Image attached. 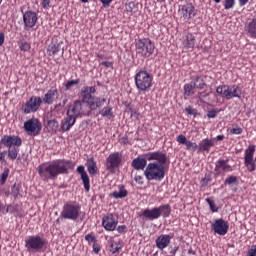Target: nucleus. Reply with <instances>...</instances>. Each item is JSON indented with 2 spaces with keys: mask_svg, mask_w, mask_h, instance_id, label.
Here are the masks:
<instances>
[{
  "mask_svg": "<svg viewBox=\"0 0 256 256\" xmlns=\"http://www.w3.org/2000/svg\"><path fill=\"white\" fill-rule=\"evenodd\" d=\"M144 157L149 162L144 169V176L147 181H163L165 179V173H167V165H169V156L162 151L148 152L144 154Z\"/></svg>",
  "mask_w": 256,
  "mask_h": 256,
  "instance_id": "nucleus-1",
  "label": "nucleus"
},
{
  "mask_svg": "<svg viewBox=\"0 0 256 256\" xmlns=\"http://www.w3.org/2000/svg\"><path fill=\"white\" fill-rule=\"evenodd\" d=\"M97 93V88L95 86H84L80 91L81 100L74 101L75 103H80L82 107H86L87 113L84 117H89L91 111H96V109H101L105 103H107V98L95 96Z\"/></svg>",
  "mask_w": 256,
  "mask_h": 256,
  "instance_id": "nucleus-2",
  "label": "nucleus"
},
{
  "mask_svg": "<svg viewBox=\"0 0 256 256\" xmlns=\"http://www.w3.org/2000/svg\"><path fill=\"white\" fill-rule=\"evenodd\" d=\"M71 160H54L48 164H40L37 168L38 174L43 181H55L59 175H67Z\"/></svg>",
  "mask_w": 256,
  "mask_h": 256,
  "instance_id": "nucleus-3",
  "label": "nucleus"
},
{
  "mask_svg": "<svg viewBox=\"0 0 256 256\" xmlns=\"http://www.w3.org/2000/svg\"><path fill=\"white\" fill-rule=\"evenodd\" d=\"M87 113V106H83L79 102H74L67 110V117L61 122L60 131L67 133L77 122V117H83Z\"/></svg>",
  "mask_w": 256,
  "mask_h": 256,
  "instance_id": "nucleus-4",
  "label": "nucleus"
},
{
  "mask_svg": "<svg viewBox=\"0 0 256 256\" xmlns=\"http://www.w3.org/2000/svg\"><path fill=\"white\" fill-rule=\"evenodd\" d=\"M0 143H2L4 147H7V155L10 161H15V159L19 158V147L23 145V139H21V137L17 135H4Z\"/></svg>",
  "mask_w": 256,
  "mask_h": 256,
  "instance_id": "nucleus-5",
  "label": "nucleus"
},
{
  "mask_svg": "<svg viewBox=\"0 0 256 256\" xmlns=\"http://www.w3.org/2000/svg\"><path fill=\"white\" fill-rule=\"evenodd\" d=\"M136 89L140 93H147L153 87V74L147 70H137L134 76Z\"/></svg>",
  "mask_w": 256,
  "mask_h": 256,
  "instance_id": "nucleus-6",
  "label": "nucleus"
},
{
  "mask_svg": "<svg viewBox=\"0 0 256 256\" xmlns=\"http://www.w3.org/2000/svg\"><path fill=\"white\" fill-rule=\"evenodd\" d=\"M140 217H145L148 221H155L160 217L167 219V217L171 216V205L169 204H162L159 207H154L152 209H144L140 212Z\"/></svg>",
  "mask_w": 256,
  "mask_h": 256,
  "instance_id": "nucleus-7",
  "label": "nucleus"
},
{
  "mask_svg": "<svg viewBox=\"0 0 256 256\" xmlns=\"http://www.w3.org/2000/svg\"><path fill=\"white\" fill-rule=\"evenodd\" d=\"M81 215V204L77 201L66 202L60 213L62 219H68L69 221H77Z\"/></svg>",
  "mask_w": 256,
  "mask_h": 256,
  "instance_id": "nucleus-8",
  "label": "nucleus"
},
{
  "mask_svg": "<svg viewBox=\"0 0 256 256\" xmlns=\"http://www.w3.org/2000/svg\"><path fill=\"white\" fill-rule=\"evenodd\" d=\"M47 247V240L39 235H31L25 239V248L29 253H41Z\"/></svg>",
  "mask_w": 256,
  "mask_h": 256,
  "instance_id": "nucleus-9",
  "label": "nucleus"
},
{
  "mask_svg": "<svg viewBox=\"0 0 256 256\" xmlns=\"http://www.w3.org/2000/svg\"><path fill=\"white\" fill-rule=\"evenodd\" d=\"M137 55L140 57H151L155 52V44L149 38H138L135 42Z\"/></svg>",
  "mask_w": 256,
  "mask_h": 256,
  "instance_id": "nucleus-10",
  "label": "nucleus"
},
{
  "mask_svg": "<svg viewBox=\"0 0 256 256\" xmlns=\"http://www.w3.org/2000/svg\"><path fill=\"white\" fill-rule=\"evenodd\" d=\"M41 103H43L41 97L32 96L25 104L22 105V112L25 115H29V113H37V111H39V107H41Z\"/></svg>",
  "mask_w": 256,
  "mask_h": 256,
  "instance_id": "nucleus-11",
  "label": "nucleus"
},
{
  "mask_svg": "<svg viewBox=\"0 0 256 256\" xmlns=\"http://www.w3.org/2000/svg\"><path fill=\"white\" fill-rule=\"evenodd\" d=\"M123 163V154L121 152H113L106 159V169L113 173L115 169H119Z\"/></svg>",
  "mask_w": 256,
  "mask_h": 256,
  "instance_id": "nucleus-12",
  "label": "nucleus"
},
{
  "mask_svg": "<svg viewBox=\"0 0 256 256\" xmlns=\"http://www.w3.org/2000/svg\"><path fill=\"white\" fill-rule=\"evenodd\" d=\"M215 177H223L226 173L235 171V167L229 165V159H219L215 163Z\"/></svg>",
  "mask_w": 256,
  "mask_h": 256,
  "instance_id": "nucleus-13",
  "label": "nucleus"
},
{
  "mask_svg": "<svg viewBox=\"0 0 256 256\" xmlns=\"http://www.w3.org/2000/svg\"><path fill=\"white\" fill-rule=\"evenodd\" d=\"M46 53L48 57H55L59 53H65V48L63 47V41L59 40L57 37H53L51 42L46 48Z\"/></svg>",
  "mask_w": 256,
  "mask_h": 256,
  "instance_id": "nucleus-14",
  "label": "nucleus"
},
{
  "mask_svg": "<svg viewBox=\"0 0 256 256\" xmlns=\"http://www.w3.org/2000/svg\"><path fill=\"white\" fill-rule=\"evenodd\" d=\"M39 16L36 12L28 10L23 14L24 31H31L37 27Z\"/></svg>",
  "mask_w": 256,
  "mask_h": 256,
  "instance_id": "nucleus-15",
  "label": "nucleus"
},
{
  "mask_svg": "<svg viewBox=\"0 0 256 256\" xmlns=\"http://www.w3.org/2000/svg\"><path fill=\"white\" fill-rule=\"evenodd\" d=\"M42 124L37 118H32L24 123V130L28 135L36 137L41 133Z\"/></svg>",
  "mask_w": 256,
  "mask_h": 256,
  "instance_id": "nucleus-16",
  "label": "nucleus"
},
{
  "mask_svg": "<svg viewBox=\"0 0 256 256\" xmlns=\"http://www.w3.org/2000/svg\"><path fill=\"white\" fill-rule=\"evenodd\" d=\"M119 225V218L115 216L113 213L106 214L102 218V227H104L105 231H116L117 226Z\"/></svg>",
  "mask_w": 256,
  "mask_h": 256,
  "instance_id": "nucleus-17",
  "label": "nucleus"
},
{
  "mask_svg": "<svg viewBox=\"0 0 256 256\" xmlns=\"http://www.w3.org/2000/svg\"><path fill=\"white\" fill-rule=\"evenodd\" d=\"M211 230L216 233V235L225 236L226 233H229V222L223 218H218L211 223Z\"/></svg>",
  "mask_w": 256,
  "mask_h": 256,
  "instance_id": "nucleus-18",
  "label": "nucleus"
},
{
  "mask_svg": "<svg viewBox=\"0 0 256 256\" xmlns=\"http://www.w3.org/2000/svg\"><path fill=\"white\" fill-rule=\"evenodd\" d=\"M178 13L183 21H189L197 15V10L195 9V6H193V3H186L180 6Z\"/></svg>",
  "mask_w": 256,
  "mask_h": 256,
  "instance_id": "nucleus-19",
  "label": "nucleus"
},
{
  "mask_svg": "<svg viewBox=\"0 0 256 256\" xmlns=\"http://www.w3.org/2000/svg\"><path fill=\"white\" fill-rule=\"evenodd\" d=\"M59 99V90L57 88H50L42 98V103L45 105H53L54 101Z\"/></svg>",
  "mask_w": 256,
  "mask_h": 256,
  "instance_id": "nucleus-20",
  "label": "nucleus"
},
{
  "mask_svg": "<svg viewBox=\"0 0 256 256\" xmlns=\"http://www.w3.org/2000/svg\"><path fill=\"white\" fill-rule=\"evenodd\" d=\"M171 235L169 234H161L156 238V247L157 249H160V251H163V249H167L168 245H171Z\"/></svg>",
  "mask_w": 256,
  "mask_h": 256,
  "instance_id": "nucleus-21",
  "label": "nucleus"
},
{
  "mask_svg": "<svg viewBox=\"0 0 256 256\" xmlns=\"http://www.w3.org/2000/svg\"><path fill=\"white\" fill-rule=\"evenodd\" d=\"M176 141L177 143H179V145H185L187 151L194 152V151H197V149H199V145H197L195 142H191L187 140V137L183 134L178 135L176 137Z\"/></svg>",
  "mask_w": 256,
  "mask_h": 256,
  "instance_id": "nucleus-22",
  "label": "nucleus"
},
{
  "mask_svg": "<svg viewBox=\"0 0 256 256\" xmlns=\"http://www.w3.org/2000/svg\"><path fill=\"white\" fill-rule=\"evenodd\" d=\"M77 173H79V175L81 176L85 191L89 192L91 189V179L89 178V174H87V171H85V166H78Z\"/></svg>",
  "mask_w": 256,
  "mask_h": 256,
  "instance_id": "nucleus-23",
  "label": "nucleus"
},
{
  "mask_svg": "<svg viewBox=\"0 0 256 256\" xmlns=\"http://www.w3.org/2000/svg\"><path fill=\"white\" fill-rule=\"evenodd\" d=\"M147 161H149L147 157L143 158L141 156H138L132 161L131 165L136 171H145L148 165Z\"/></svg>",
  "mask_w": 256,
  "mask_h": 256,
  "instance_id": "nucleus-24",
  "label": "nucleus"
},
{
  "mask_svg": "<svg viewBox=\"0 0 256 256\" xmlns=\"http://www.w3.org/2000/svg\"><path fill=\"white\" fill-rule=\"evenodd\" d=\"M211 147H215V142L213 139L208 138L203 139L198 145L200 153H209V151H211Z\"/></svg>",
  "mask_w": 256,
  "mask_h": 256,
  "instance_id": "nucleus-25",
  "label": "nucleus"
},
{
  "mask_svg": "<svg viewBox=\"0 0 256 256\" xmlns=\"http://www.w3.org/2000/svg\"><path fill=\"white\" fill-rule=\"evenodd\" d=\"M86 167L89 175L92 177L99 173V168H97V161H95L94 157H90L86 160Z\"/></svg>",
  "mask_w": 256,
  "mask_h": 256,
  "instance_id": "nucleus-26",
  "label": "nucleus"
},
{
  "mask_svg": "<svg viewBox=\"0 0 256 256\" xmlns=\"http://www.w3.org/2000/svg\"><path fill=\"white\" fill-rule=\"evenodd\" d=\"M228 93L230 96H226L227 101L235 98L241 99V89L237 85L228 86Z\"/></svg>",
  "mask_w": 256,
  "mask_h": 256,
  "instance_id": "nucleus-27",
  "label": "nucleus"
},
{
  "mask_svg": "<svg viewBox=\"0 0 256 256\" xmlns=\"http://www.w3.org/2000/svg\"><path fill=\"white\" fill-rule=\"evenodd\" d=\"M196 41L195 35H193V33H188L183 40V46L185 49H194Z\"/></svg>",
  "mask_w": 256,
  "mask_h": 256,
  "instance_id": "nucleus-28",
  "label": "nucleus"
},
{
  "mask_svg": "<svg viewBox=\"0 0 256 256\" xmlns=\"http://www.w3.org/2000/svg\"><path fill=\"white\" fill-rule=\"evenodd\" d=\"M246 31L252 39H256V18H253L250 22H248L246 25Z\"/></svg>",
  "mask_w": 256,
  "mask_h": 256,
  "instance_id": "nucleus-29",
  "label": "nucleus"
},
{
  "mask_svg": "<svg viewBox=\"0 0 256 256\" xmlns=\"http://www.w3.org/2000/svg\"><path fill=\"white\" fill-rule=\"evenodd\" d=\"M99 114L102 117H106L107 119H113L115 117V114H113V107L106 106L102 110L99 111Z\"/></svg>",
  "mask_w": 256,
  "mask_h": 256,
  "instance_id": "nucleus-30",
  "label": "nucleus"
},
{
  "mask_svg": "<svg viewBox=\"0 0 256 256\" xmlns=\"http://www.w3.org/2000/svg\"><path fill=\"white\" fill-rule=\"evenodd\" d=\"M216 93H217V95H222V97H225V99H227V97H230L229 85H219V86H217Z\"/></svg>",
  "mask_w": 256,
  "mask_h": 256,
  "instance_id": "nucleus-31",
  "label": "nucleus"
},
{
  "mask_svg": "<svg viewBox=\"0 0 256 256\" xmlns=\"http://www.w3.org/2000/svg\"><path fill=\"white\" fill-rule=\"evenodd\" d=\"M127 195H129V192L124 186L120 187L119 192L114 191L111 193V196L114 197V199H124V197H127Z\"/></svg>",
  "mask_w": 256,
  "mask_h": 256,
  "instance_id": "nucleus-32",
  "label": "nucleus"
},
{
  "mask_svg": "<svg viewBox=\"0 0 256 256\" xmlns=\"http://www.w3.org/2000/svg\"><path fill=\"white\" fill-rule=\"evenodd\" d=\"M184 95L186 97H192V95H195V83H187L184 85Z\"/></svg>",
  "mask_w": 256,
  "mask_h": 256,
  "instance_id": "nucleus-33",
  "label": "nucleus"
},
{
  "mask_svg": "<svg viewBox=\"0 0 256 256\" xmlns=\"http://www.w3.org/2000/svg\"><path fill=\"white\" fill-rule=\"evenodd\" d=\"M119 251H121V244L112 240L110 244V252L112 255H119Z\"/></svg>",
  "mask_w": 256,
  "mask_h": 256,
  "instance_id": "nucleus-34",
  "label": "nucleus"
},
{
  "mask_svg": "<svg viewBox=\"0 0 256 256\" xmlns=\"http://www.w3.org/2000/svg\"><path fill=\"white\" fill-rule=\"evenodd\" d=\"M47 126L51 129L53 133H57V131H59V122L55 119L48 120Z\"/></svg>",
  "mask_w": 256,
  "mask_h": 256,
  "instance_id": "nucleus-35",
  "label": "nucleus"
},
{
  "mask_svg": "<svg viewBox=\"0 0 256 256\" xmlns=\"http://www.w3.org/2000/svg\"><path fill=\"white\" fill-rule=\"evenodd\" d=\"M11 195L14 199H17L21 195V184L14 183L11 189Z\"/></svg>",
  "mask_w": 256,
  "mask_h": 256,
  "instance_id": "nucleus-36",
  "label": "nucleus"
},
{
  "mask_svg": "<svg viewBox=\"0 0 256 256\" xmlns=\"http://www.w3.org/2000/svg\"><path fill=\"white\" fill-rule=\"evenodd\" d=\"M139 7V3L135 1H131L128 4H126V11L128 13H135V10Z\"/></svg>",
  "mask_w": 256,
  "mask_h": 256,
  "instance_id": "nucleus-37",
  "label": "nucleus"
},
{
  "mask_svg": "<svg viewBox=\"0 0 256 256\" xmlns=\"http://www.w3.org/2000/svg\"><path fill=\"white\" fill-rule=\"evenodd\" d=\"M199 79H201V76H196L194 79L195 89H205V87H207V83H205L203 80H201L199 83Z\"/></svg>",
  "mask_w": 256,
  "mask_h": 256,
  "instance_id": "nucleus-38",
  "label": "nucleus"
},
{
  "mask_svg": "<svg viewBox=\"0 0 256 256\" xmlns=\"http://www.w3.org/2000/svg\"><path fill=\"white\" fill-rule=\"evenodd\" d=\"M237 183H239V178H237V176H229L224 181V185H233Z\"/></svg>",
  "mask_w": 256,
  "mask_h": 256,
  "instance_id": "nucleus-39",
  "label": "nucleus"
},
{
  "mask_svg": "<svg viewBox=\"0 0 256 256\" xmlns=\"http://www.w3.org/2000/svg\"><path fill=\"white\" fill-rule=\"evenodd\" d=\"M79 83H81V80L79 79H75V80H69L65 85V89L67 91H69V89H71V87H75V85H79Z\"/></svg>",
  "mask_w": 256,
  "mask_h": 256,
  "instance_id": "nucleus-40",
  "label": "nucleus"
},
{
  "mask_svg": "<svg viewBox=\"0 0 256 256\" xmlns=\"http://www.w3.org/2000/svg\"><path fill=\"white\" fill-rule=\"evenodd\" d=\"M206 203H208L212 213H217L219 211V207L215 205V202L211 200V198H206Z\"/></svg>",
  "mask_w": 256,
  "mask_h": 256,
  "instance_id": "nucleus-41",
  "label": "nucleus"
},
{
  "mask_svg": "<svg viewBox=\"0 0 256 256\" xmlns=\"http://www.w3.org/2000/svg\"><path fill=\"white\" fill-rule=\"evenodd\" d=\"M85 241H87V243L89 245H91V243H97V237H95V235H93V233H89L85 236Z\"/></svg>",
  "mask_w": 256,
  "mask_h": 256,
  "instance_id": "nucleus-42",
  "label": "nucleus"
},
{
  "mask_svg": "<svg viewBox=\"0 0 256 256\" xmlns=\"http://www.w3.org/2000/svg\"><path fill=\"white\" fill-rule=\"evenodd\" d=\"M19 49L27 52V51H31V43L29 42H22L19 44Z\"/></svg>",
  "mask_w": 256,
  "mask_h": 256,
  "instance_id": "nucleus-43",
  "label": "nucleus"
},
{
  "mask_svg": "<svg viewBox=\"0 0 256 256\" xmlns=\"http://www.w3.org/2000/svg\"><path fill=\"white\" fill-rule=\"evenodd\" d=\"M223 5L226 10L233 9L235 7V0H224Z\"/></svg>",
  "mask_w": 256,
  "mask_h": 256,
  "instance_id": "nucleus-44",
  "label": "nucleus"
},
{
  "mask_svg": "<svg viewBox=\"0 0 256 256\" xmlns=\"http://www.w3.org/2000/svg\"><path fill=\"white\" fill-rule=\"evenodd\" d=\"M8 177H9V168H6L4 169L1 175V179H0L1 185H5V181H7Z\"/></svg>",
  "mask_w": 256,
  "mask_h": 256,
  "instance_id": "nucleus-45",
  "label": "nucleus"
},
{
  "mask_svg": "<svg viewBox=\"0 0 256 256\" xmlns=\"http://www.w3.org/2000/svg\"><path fill=\"white\" fill-rule=\"evenodd\" d=\"M207 97H209V93H207V91H202L197 93V98L200 101H203V99H207Z\"/></svg>",
  "mask_w": 256,
  "mask_h": 256,
  "instance_id": "nucleus-46",
  "label": "nucleus"
},
{
  "mask_svg": "<svg viewBox=\"0 0 256 256\" xmlns=\"http://www.w3.org/2000/svg\"><path fill=\"white\" fill-rule=\"evenodd\" d=\"M231 135H241L243 133V128L238 127V128H232L230 129Z\"/></svg>",
  "mask_w": 256,
  "mask_h": 256,
  "instance_id": "nucleus-47",
  "label": "nucleus"
},
{
  "mask_svg": "<svg viewBox=\"0 0 256 256\" xmlns=\"http://www.w3.org/2000/svg\"><path fill=\"white\" fill-rule=\"evenodd\" d=\"M219 112L217 111V110H215V109H213V110H210V111H208V113H207V117H208V119H215V117H217V114H218Z\"/></svg>",
  "mask_w": 256,
  "mask_h": 256,
  "instance_id": "nucleus-48",
  "label": "nucleus"
},
{
  "mask_svg": "<svg viewBox=\"0 0 256 256\" xmlns=\"http://www.w3.org/2000/svg\"><path fill=\"white\" fill-rule=\"evenodd\" d=\"M209 181H211V177L210 176H205L200 184H201V187H207V185L209 184Z\"/></svg>",
  "mask_w": 256,
  "mask_h": 256,
  "instance_id": "nucleus-49",
  "label": "nucleus"
},
{
  "mask_svg": "<svg viewBox=\"0 0 256 256\" xmlns=\"http://www.w3.org/2000/svg\"><path fill=\"white\" fill-rule=\"evenodd\" d=\"M41 7H43V9H49V7H51V0H42Z\"/></svg>",
  "mask_w": 256,
  "mask_h": 256,
  "instance_id": "nucleus-50",
  "label": "nucleus"
},
{
  "mask_svg": "<svg viewBox=\"0 0 256 256\" xmlns=\"http://www.w3.org/2000/svg\"><path fill=\"white\" fill-rule=\"evenodd\" d=\"M0 213H2L3 215H7V213H9V209H7V206H5V204L0 202Z\"/></svg>",
  "mask_w": 256,
  "mask_h": 256,
  "instance_id": "nucleus-51",
  "label": "nucleus"
},
{
  "mask_svg": "<svg viewBox=\"0 0 256 256\" xmlns=\"http://www.w3.org/2000/svg\"><path fill=\"white\" fill-rule=\"evenodd\" d=\"M118 233H127V225H120L116 227Z\"/></svg>",
  "mask_w": 256,
  "mask_h": 256,
  "instance_id": "nucleus-52",
  "label": "nucleus"
},
{
  "mask_svg": "<svg viewBox=\"0 0 256 256\" xmlns=\"http://www.w3.org/2000/svg\"><path fill=\"white\" fill-rule=\"evenodd\" d=\"M134 181H136L138 183V185H143V183H144L143 176L135 175Z\"/></svg>",
  "mask_w": 256,
  "mask_h": 256,
  "instance_id": "nucleus-53",
  "label": "nucleus"
},
{
  "mask_svg": "<svg viewBox=\"0 0 256 256\" xmlns=\"http://www.w3.org/2000/svg\"><path fill=\"white\" fill-rule=\"evenodd\" d=\"M185 111L188 113V115H195V113H197V110L191 106L187 107Z\"/></svg>",
  "mask_w": 256,
  "mask_h": 256,
  "instance_id": "nucleus-54",
  "label": "nucleus"
},
{
  "mask_svg": "<svg viewBox=\"0 0 256 256\" xmlns=\"http://www.w3.org/2000/svg\"><path fill=\"white\" fill-rule=\"evenodd\" d=\"M93 251L96 254H98L101 251V246H99V244H97V242L93 244Z\"/></svg>",
  "mask_w": 256,
  "mask_h": 256,
  "instance_id": "nucleus-55",
  "label": "nucleus"
},
{
  "mask_svg": "<svg viewBox=\"0 0 256 256\" xmlns=\"http://www.w3.org/2000/svg\"><path fill=\"white\" fill-rule=\"evenodd\" d=\"M100 3H102L103 7H109L113 3V0H100Z\"/></svg>",
  "mask_w": 256,
  "mask_h": 256,
  "instance_id": "nucleus-56",
  "label": "nucleus"
},
{
  "mask_svg": "<svg viewBox=\"0 0 256 256\" xmlns=\"http://www.w3.org/2000/svg\"><path fill=\"white\" fill-rule=\"evenodd\" d=\"M248 256H256V246H253V248L248 251Z\"/></svg>",
  "mask_w": 256,
  "mask_h": 256,
  "instance_id": "nucleus-57",
  "label": "nucleus"
},
{
  "mask_svg": "<svg viewBox=\"0 0 256 256\" xmlns=\"http://www.w3.org/2000/svg\"><path fill=\"white\" fill-rule=\"evenodd\" d=\"M6 209H8V213H15L17 211L15 209V206H13V205L6 206Z\"/></svg>",
  "mask_w": 256,
  "mask_h": 256,
  "instance_id": "nucleus-58",
  "label": "nucleus"
},
{
  "mask_svg": "<svg viewBox=\"0 0 256 256\" xmlns=\"http://www.w3.org/2000/svg\"><path fill=\"white\" fill-rule=\"evenodd\" d=\"M5 43V33L0 32V47Z\"/></svg>",
  "mask_w": 256,
  "mask_h": 256,
  "instance_id": "nucleus-59",
  "label": "nucleus"
},
{
  "mask_svg": "<svg viewBox=\"0 0 256 256\" xmlns=\"http://www.w3.org/2000/svg\"><path fill=\"white\" fill-rule=\"evenodd\" d=\"M101 65H102L103 67L109 68V67H111V66L113 65V62L103 61V62H101Z\"/></svg>",
  "mask_w": 256,
  "mask_h": 256,
  "instance_id": "nucleus-60",
  "label": "nucleus"
},
{
  "mask_svg": "<svg viewBox=\"0 0 256 256\" xmlns=\"http://www.w3.org/2000/svg\"><path fill=\"white\" fill-rule=\"evenodd\" d=\"M238 3L240 7H245L249 3V0H238Z\"/></svg>",
  "mask_w": 256,
  "mask_h": 256,
  "instance_id": "nucleus-61",
  "label": "nucleus"
},
{
  "mask_svg": "<svg viewBox=\"0 0 256 256\" xmlns=\"http://www.w3.org/2000/svg\"><path fill=\"white\" fill-rule=\"evenodd\" d=\"M178 251H179V246H176V247H174V248L170 251V255H176Z\"/></svg>",
  "mask_w": 256,
  "mask_h": 256,
  "instance_id": "nucleus-62",
  "label": "nucleus"
},
{
  "mask_svg": "<svg viewBox=\"0 0 256 256\" xmlns=\"http://www.w3.org/2000/svg\"><path fill=\"white\" fill-rule=\"evenodd\" d=\"M121 141H122V145H127L129 143V139H127V137H122Z\"/></svg>",
  "mask_w": 256,
  "mask_h": 256,
  "instance_id": "nucleus-63",
  "label": "nucleus"
},
{
  "mask_svg": "<svg viewBox=\"0 0 256 256\" xmlns=\"http://www.w3.org/2000/svg\"><path fill=\"white\" fill-rule=\"evenodd\" d=\"M0 161H5V151L0 152Z\"/></svg>",
  "mask_w": 256,
  "mask_h": 256,
  "instance_id": "nucleus-64",
  "label": "nucleus"
}]
</instances>
